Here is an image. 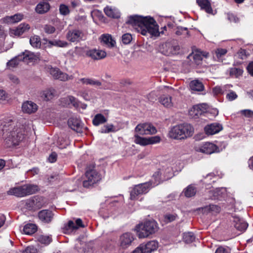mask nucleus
<instances>
[{
  "instance_id": "nucleus-42",
  "label": "nucleus",
  "mask_w": 253,
  "mask_h": 253,
  "mask_svg": "<svg viewBox=\"0 0 253 253\" xmlns=\"http://www.w3.org/2000/svg\"><path fill=\"white\" fill-rule=\"evenodd\" d=\"M30 43L33 47L40 48L41 45V39L38 36L32 37L30 39Z\"/></svg>"
},
{
  "instance_id": "nucleus-5",
  "label": "nucleus",
  "mask_w": 253,
  "mask_h": 253,
  "mask_svg": "<svg viewBox=\"0 0 253 253\" xmlns=\"http://www.w3.org/2000/svg\"><path fill=\"white\" fill-rule=\"evenodd\" d=\"M38 190V186L36 185L25 184L10 189L8 191L7 194L18 197H22L33 194Z\"/></svg>"
},
{
  "instance_id": "nucleus-40",
  "label": "nucleus",
  "mask_w": 253,
  "mask_h": 253,
  "mask_svg": "<svg viewBox=\"0 0 253 253\" xmlns=\"http://www.w3.org/2000/svg\"><path fill=\"white\" fill-rule=\"evenodd\" d=\"M159 101L166 107L172 106L171 97L170 96L163 95L160 97Z\"/></svg>"
},
{
  "instance_id": "nucleus-50",
  "label": "nucleus",
  "mask_w": 253,
  "mask_h": 253,
  "mask_svg": "<svg viewBox=\"0 0 253 253\" xmlns=\"http://www.w3.org/2000/svg\"><path fill=\"white\" fill-rule=\"evenodd\" d=\"M43 28L44 32L47 34H53L55 31V27L50 25H45Z\"/></svg>"
},
{
  "instance_id": "nucleus-43",
  "label": "nucleus",
  "mask_w": 253,
  "mask_h": 253,
  "mask_svg": "<svg viewBox=\"0 0 253 253\" xmlns=\"http://www.w3.org/2000/svg\"><path fill=\"white\" fill-rule=\"evenodd\" d=\"M134 142L137 144L141 146H146L148 145L147 138L142 137L139 136V134H136L134 136Z\"/></svg>"
},
{
  "instance_id": "nucleus-52",
  "label": "nucleus",
  "mask_w": 253,
  "mask_h": 253,
  "mask_svg": "<svg viewBox=\"0 0 253 253\" xmlns=\"http://www.w3.org/2000/svg\"><path fill=\"white\" fill-rule=\"evenodd\" d=\"M219 191L217 189L211 190L209 191V198L212 200L218 199Z\"/></svg>"
},
{
  "instance_id": "nucleus-58",
  "label": "nucleus",
  "mask_w": 253,
  "mask_h": 253,
  "mask_svg": "<svg viewBox=\"0 0 253 253\" xmlns=\"http://www.w3.org/2000/svg\"><path fill=\"white\" fill-rule=\"evenodd\" d=\"M226 53L227 50L223 48H219L215 51V54L217 58L221 57L222 55H225Z\"/></svg>"
},
{
  "instance_id": "nucleus-2",
  "label": "nucleus",
  "mask_w": 253,
  "mask_h": 253,
  "mask_svg": "<svg viewBox=\"0 0 253 253\" xmlns=\"http://www.w3.org/2000/svg\"><path fill=\"white\" fill-rule=\"evenodd\" d=\"M126 23L130 25L143 35L146 36L149 33L151 36H159V26L153 18L138 15L130 16Z\"/></svg>"
},
{
  "instance_id": "nucleus-64",
  "label": "nucleus",
  "mask_w": 253,
  "mask_h": 253,
  "mask_svg": "<svg viewBox=\"0 0 253 253\" xmlns=\"http://www.w3.org/2000/svg\"><path fill=\"white\" fill-rule=\"evenodd\" d=\"M215 253H229V250L222 247L218 248Z\"/></svg>"
},
{
  "instance_id": "nucleus-32",
  "label": "nucleus",
  "mask_w": 253,
  "mask_h": 253,
  "mask_svg": "<svg viewBox=\"0 0 253 253\" xmlns=\"http://www.w3.org/2000/svg\"><path fill=\"white\" fill-rule=\"evenodd\" d=\"M190 87L193 91H201L204 90V86L199 80H194L190 82Z\"/></svg>"
},
{
  "instance_id": "nucleus-38",
  "label": "nucleus",
  "mask_w": 253,
  "mask_h": 253,
  "mask_svg": "<svg viewBox=\"0 0 253 253\" xmlns=\"http://www.w3.org/2000/svg\"><path fill=\"white\" fill-rule=\"evenodd\" d=\"M79 81L83 84H90L94 86H100L102 84L101 83L97 80H95L89 78H82Z\"/></svg>"
},
{
  "instance_id": "nucleus-59",
  "label": "nucleus",
  "mask_w": 253,
  "mask_h": 253,
  "mask_svg": "<svg viewBox=\"0 0 253 253\" xmlns=\"http://www.w3.org/2000/svg\"><path fill=\"white\" fill-rule=\"evenodd\" d=\"M238 57L241 59H245L247 57L246 51L245 49L241 48L238 52Z\"/></svg>"
},
{
  "instance_id": "nucleus-46",
  "label": "nucleus",
  "mask_w": 253,
  "mask_h": 253,
  "mask_svg": "<svg viewBox=\"0 0 253 253\" xmlns=\"http://www.w3.org/2000/svg\"><path fill=\"white\" fill-rule=\"evenodd\" d=\"M86 244L79 242L76 244L75 249L79 252V253H85Z\"/></svg>"
},
{
  "instance_id": "nucleus-7",
  "label": "nucleus",
  "mask_w": 253,
  "mask_h": 253,
  "mask_svg": "<svg viewBox=\"0 0 253 253\" xmlns=\"http://www.w3.org/2000/svg\"><path fill=\"white\" fill-rule=\"evenodd\" d=\"M85 175L87 179L84 181L83 186L84 187L86 188H88L90 186L93 185L94 183L100 181L101 179L100 174L94 169L86 171Z\"/></svg>"
},
{
  "instance_id": "nucleus-33",
  "label": "nucleus",
  "mask_w": 253,
  "mask_h": 253,
  "mask_svg": "<svg viewBox=\"0 0 253 253\" xmlns=\"http://www.w3.org/2000/svg\"><path fill=\"white\" fill-rule=\"evenodd\" d=\"M189 56L192 57L195 63L199 65L202 63L203 56L207 57V55L202 54L201 51H197L195 52H193Z\"/></svg>"
},
{
  "instance_id": "nucleus-15",
  "label": "nucleus",
  "mask_w": 253,
  "mask_h": 253,
  "mask_svg": "<svg viewBox=\"0 0 253 253\" xmlns=\"http://www.w3.org/2000/svg\"><path fill=\"white\" fill-rule=\"evenodd\" d=\"M87 56L91 58L94 60H100L106 56V53L102 50L96 49H90L85 51Z\"/></svg>"
},
{
  "instance_id": "nucleus-49",
  "label": "nucleus",
  "mask_w": 253,
  "mask_h": 253,
  "mask_svg": "<svg viewBox=\"0 0 253 253\" xmlns=\"http://www.w3.org/2000/svg\"><path fill=\"white\" fill-rule=\"evenodd\" d=\"M39 241L42 244H48L51 241V238L49 236L41 235L39 238Z\"/></svg>"
},
{
  "instance_id": "nucleus-26",
  "label": "nucleus",
  "mask_w": 253,
  "mask_h": 253,
  "mask_svg": "<svg viewBox=\"0 0 253 253\" xmlns=\"http://www.w3.org/2000/svg\"><path fill=\"white\" fill-rule=\"evenodd\" d=\"M30 26L28 24L21 23L16 29L11 31V33L15 36H19L27 32L30 29Z\"/></svg>"
},
{
  "instance_id": "nucleus-12",
  "label": "nucleus",
  "mask_w": 253,
  "mask_h": 253,
  "mask_svg": "<svg viewBox=\"0 0 253 253\" xmlns=\"http://www.w3.org/2000/svg\"><path fill=\"white\" fill-rule=\"evenodd\" d=\"M134 239V237L131 233H125L120 237V246L123 249H126L131 245Z\"/></svg>"
},
{
  "instance_id": "nucleus-60",
  "label": "nucleus",
  "mask_w": 253,
  "mask_h": 253,
  "mask_svg": "<svg viewBox=\"0 0 253 253\" xmlns=\"http://www.w3.org/2000/svg\"><path fill=\"white\" fill-rule=\"evenodd\" d=\"M227 18L229 21L235 23H237L239 21L238 18H237L235 15L231 13L227 14Z\"/></svg>"
},
{
  "instance_id": "nucleus-6",
  "label": "nucleus",
  "mask_w": 253,
  "mask_h": 253,
  "mask_svg": "<svg viewBox=\"0 0 253 253\" xmlns=\"http://www.w3.org/2000/svg\"><path fill=\"white\" fill-rule=\"evenodd\" d=\"M151 185V182H145L135 185L130 191V199L135 200L139 195L147 193L149 191Z\"/></svg>"
},
{
  "instance_id": "nucleus-24",
  "label": "nucleus",
  "mask_w": 253,
  "mask_h": 253,
  "mask_svg": "<svg viewBox=\"0 0 253 253\" xmlns=\"http://www.w3.org/2000/svg\"><path fill=\"white\" fill-rule=\"evenodd\" d=\"M100 39L101 42L109 47L112 48L115 46L116 42L110 34H103L101 36Z\"/></svg>"
},
{
  "instance_id": "nucleus-17",
  "label": "nucleus",
  "mask_w": 253,
  "mask_h": 253,
  "mask_svg": "<svg viewBox=\"0 0 253 253\" xmlns=\"http://www.w3.org/2000/svg\"><path fill=\"white\" fill-rule=\"evenodd\" d=\"M223 127L221 124L218 123H212L205 127V131L207 134L213 135L219 132Z\"/></svg>"
},
{
  "instance_id": "nucleus-56",
  "label": "nucleus",
  "mask_w": 253,
  "mask_h": 253,
  "mask_svg": "<svg viewBox=\"0 0 253 253\" xmlns=\"http://www.w3.org/2000/svg\"><path fill=\"white\" fill-rule=\"evenodd\" d=\"M68 99L70 103L72 104L75 107L77 108L79 106V102L78 100L73 96H68Z\"/></svg>"
},
{
  "instance_id": "nucleus-35",
  "label": "nucleus",
  "mask_w": 253,
  "mask_h": 253,
  "mask_svg": "<svg viewBox=\"0 0 253 253\" xmlns=\"http://www.w3.org/2000/svg\"><path fill=\"white\" fill-rule=\"evenodd\" d=\"M107 122V119L101 114H96L92 120L93 125L98 126Z\"/></svg>"
},
{
  "instance_id": "nucleus-39",
  "label": "nucleus",
  "mask_w": 253,
  "mask_h": 253,
  "mask_svg": "<svg viewBox=\"0 0 253 253\" xmlns=\"http://www.w3.org/2000/svg\"><path fill=\"white\" fill-rule=\"evenodd\" d=\"M23 15L21 14H16L13 16L6 17L5 20L7 23H14L21 20L23 19Z\"/></svg>"
},
{
  "instance_id": "nucleus-11",
  "label": "nucleus",
  "mask_w": 253,
  "mask_h": 253,
  "mask_svg": "<svg viewBox=\"0 0 253 253\" xmlns=\"http://www.w3.org/2000/svg\"><path fill=\"white\" fill-rule=\"evenodd\" d=\"M207 106L205 104L194 105L189 110V114L193 118L197 119L207 111Z\"/></svg>"
},
{
  "instance_id": "nucleus-48",
  "label": "nucleus",
  "mask_w": 253,
  "mask_h": 253,
  "mask_svg": "<svg viewBox=\"0 0 253 253\" xmlns=\"http://www.w3.org/2000/svg\"><path fill=\"white\" fill-rule=\"evenodd\" d=\"M148 145L153 144L160 142L161 138L159 136H151L147 138Z\"/></svg>"
},
{
  "instance_id": "nucleus-29",
  "label": "nucleus",
  "mask_w": 253,
  "mask_h": 253,
  "mask_svg": "<svg viewBox=\"0 0 253 253\" xmlns=\"http://www.w3.org/2000/svg\"><path fill=\"white\" fill-rule=\"evenodd\" d=\"M84 225L83 224L82 220L81 218H78L76 220V225L75 223L72 221L70 220L68 222L67 225L65 226V228L66 230H77L79 227H84Z\"/></svg>"
},
{
  "instance_id": "nucleus-45",
  "label": "nucleus",
  "mask_w": 253,
  "mask_h": 253,
  "mask_svg": "<svg viewBox=\"0 0 253 253\" xmlns=\"http://www.w3.org/2000/svg\"><path fill=\"white\" fill-rule=\"evenodd\" d=\"M195 237L192 232L185 233L183 235V240L186 243H191L195 240Z\"/></svg>"
},
{
  "instance_id": "nucleus-18",
  "label": "nucleus",
  "mask_w": 253,
  "mask_h": 253,
  "mask_svg": "<svg viewBox=\"0 0 253 253\" xmlns=\"http://www.w3.org/2000/svg\"><path fill=\"white\" fill-rule=\"evenodd\" d=\"M38 217L42 222L48 223L51 221L53 214L51 211L44 210L39 212Z\"/></svg>"
},
{
  "instance_id": "nucleus-44",
  "label": "nucleus",
  "mask_w": 253,
  "mask_h": 253,
  "mask_svg": "<svg viewBox=\"0 0 253 253\" xmlns=\"http://www.w3.org/2000/svg\"><path fill=\"white\" fill-rule=\"evenodd\" d=\"M100 132L102 133H108L111 132H115L116 129L112 124H108L101 127Z\"/></svg>"
},
{
  "instance_id": "nucleus-62",
  "label": "nucleus",
  "mask_w": 253,
  "mask_h": 253,
  "mask_svg": "<svg viewBox=\"0 0 253 253\" xmlns=\"http://www.w3.org/2000/svg\"><path fill=\"white\" fill-rule=\"evenodd\" d=\"M242 113L247 117L252 118L253 117V111L251 110H242Z\"/></svg>"
},
{
  "instance_id": "nucleus-34",
  "label": "nucleus",
  "mask_w": 253,
  "mask_h": 253,
  "mask_svg": "<svg viewBox=\"0 0 253 253\" xmlns=\"http://www.w3.org/2000/svg\"><path fill=\"white\" fill-rule=\"evenodd\" d=\"M37 230V226L32 223L26 224L23 228V232L25 234L32 235L35 233Z\"/></svg>"
},
{
  "instance_id": "nucleus-25",
  "label": "nucleus",
  "mask_w": 253,
  "mask_h": 253,
  "mask_svg": "<svg viewBox=\"0 0 253 253\" xmlns=\"http://www.w3.org/2000/svg\"><path fill=\"white\" fill-rule=\"evenodd\" d=\"M56 92L54 88H50L41 92L40 96L42 100L48 101L55 96Z\"/></svg>"
},
{
  "instance_id": "nucleus-51",
  "label": "nucleus",
  "mask_w": 253,
  "mask_h": 253,
  "mask_svg": "<svg viewBox=\"0 0 253 253\" xmlns=\"http://www.w3.org/2000/svg\"><path fill=\"white\" fill-rule=\"evenodd\" d=\"M243 70L240 68H232L230 69V74L234 75L236 77L241 76L243 74Z\"/></svg>"
},
{
  "instance_id": "nucleus-47",
  "label": "nucleus",
  "mask_w": 253,
  "mask_h": 253,
  "mask_svg": "<svg viewBox=\"0 0 253 253\" xmlns=\"http://www.w3.org/2000/svg\"><path fill=\"white\" fill-rule=\"evenodd\" d=\"M132 39V38L131 34L128 33L125 34L122 37V42L125 44L129 43Z\"/></svg>"
},
{
  "instance_id": "nucleus-41",
  "label": "nucleus",
  "mask_w": 253,
  "mask_h": 253,
  "mask_svg": "<svg viewBox=\"0 0 253 253\" xmlns=\"http://www.w3.org/2000/svg\"><path fill=\"white\" fill-rule=\"evenodd\" d=\"M232 85L226 84L223 86H216L212 88V92L215 95L222 94L224 91L229 88Z\"/></svg>"
},
{
  "instance_id": "nucleus-10",
  "label": "nucleus",
  "mask_w": 253,
  "mask_h": 253,
  "mask_svg": "<svg viewBox=\"0 0 253 253\" xmlns=\"http://www.w3.org/2000/svg\"><path fill=\"white\" fill-rule=\"evenodd\" d=\"M49 69V73L55 79H58L61 81H66L73 80L74 78L73 75L69 76L66 73L61 72L57 68L51 67Z\"/></svg>"
},
{
  "instance_id": "nucleus-37",
  "label": "nucleus",
  "mask_w": 253,
  "mask_h": 253,
  "mask_svg": "<svg viewBox=\"0 0 253 253\" xmlns=\"http://www.w3.org/2000/svg\"><path fill=\"white\" fill-rule=\"evenodd\" d=\"M21 59L22 58H21L20 55L14 57L7 62V67L10 69L11 68H14L17 67L19 64V62L22 61Z\"/></svg>"
},
{
  "instance_id": "nucleus-61",
  "label": "nucleus",
  "mask_w": 253,
  "mask_h": 253,
  "mask_svg": "<svg viewBox=\"0 0 253 253\" xmlns=\"http://www.w3.org/2000/svg\"><path fill=\"white\" fill-rule=\"evenodd\" d=\"M9 79L14 84H18L20 83V81L18 77L14 75L10 74L8 75Z\"/></svg>"
},
{
  "instance_id": "nucleus-36",
  "label": "nucleus",
  "mask_w": 253,
  "mask_h": 253,
  "mask_svg": "<svg viewBox=\"0 0 253 253\" xmlns=\"http://www.w3.org/2000/svg\"><path fill=\"white\" fill-rule=\"evenodd\" d=\"M105 13L109 17L114 18H118L120 17L119 13L115 9H113L110 7L107 6L104 9Z\"/></svg>"
},
{
  "instance_id": "nucleus-23",
  "label": "nucleus",
  "mask_w": 253,
  "mask_h": 253,
  "mask_svg": "<svg viewBox=\"0 0 253 253\" xmlns=\"http://www.w3.org/2000/svg\"><path fill=\"white\" fill-rule=\"evenodd\" d=\"M142 245L145 253H151L156 251L159 247V243L156 240L150 241L147 243H143Z\"/></svg>"
},
{
  "instance_id": "nucleus-54",
  "label": "nucleus",
  "mask_w": 253,
  "mask_h": 253,
  "mask_svg": "<svg viewBox=\"0 0 253 253\" xmlns=\"http://www.w3.org/2000/svg\"><path fill=\"white\" fill-rule=\"evenodd\" d=\"M23 253H38V250L33 246H29L23 250Z\"/></svg>"
},
{
  "instance_id": "nucleus-53",
  "label": "nucleus",
  "mask_w": 253,
  "mask_h": 253,
  "mask_svg": "<svg viewBox=\"0 0 253 253\" xmlns=\"http://www.w3.org/2000/svg\"><path fill=\"white\" fill-rule=\"evenodd\" d=\"M59 11L61 14L66 15L70 12L68 7L65 4H61L59 7Z\"/></svg>"
},
{
  "instance_id": "nucleus-13",
  "label": "nucleus",
  "mask_w": 253,
  "mask_h": 253,
  "mask_svg": "<svg viewBox=\"0 0 253 253\" xmlns=\"http://www.w3.org/2000/svg\"><path fill=\"white\" fill-rule=\"evenodd\" d=\"M164 54L169 56L170 55L177 54L180 50V46L172 42H167L163 45Z\"/></svg>"
},
{
  "instance_id": "nucleus-30",
  "label": "nucleus",
  "mask_w": 253,
  "mask_h": 253,
  "mask_svg": "<svg viewBox=\"0 0 253 253\" xmlns=\"http://www.w3.org/2000/svg\"><path fill=\"white\" fill-rule=\"evenodd\" d=\"M50 9V5L48 2H41L36 7V11L40 14L47 12Z\"/></svg>"
},
{
  "instance_id": "nucleus-63",
  "label": "nucleus",
  "mask_w": 253,
  "mask_h": 253,
  "mask_svg": "<svg viewBox=\"0 0 253 253\" xmlns=\"http://www.w3.org/2000/svg\"><path fill=\"white\" fill-rule=\"evenodd\" d=\"M132 253H144V249L142 247V244L139 245V247L136 248Z\"/></svg>"
},
{
  "instance_id": "nucleus-1",
  "label": "nucleus",
  "mask_w": 253,
  "mask_h": 253,
  "mask_svg": "<svg viewBox=\"0 0 253 253\" xmlns=\"http://www.w3.org/2000/svg\"><path fill=\"white\" fill-rule=\"evenodd\" d=\"M15 120L11 117L0 121V136L7 147L17 145L24 138V130L15 125Z\"/></svg>"
},
{
  "instance_id": "nucleus-57",
  "label": "nucleus",
  "mask_w": 253,
  "mask_h": 253,
  "mask_svg": "<svg viewBox=\"0 0 253 253\" xmlns=\"http://www.w3.org/2000/svg\"><path fill=\"white\" fill-rule=\"evenodd\" d=\"M238 96L237 94L233 91L231 90L229 92V93H227L226 95V98L228 100L231 101L237 98Z\"/></svg>"
},
{
  "instance_id": "nucleus-31",
  "label": "nucleus",
  "mask_w": 253,
  "mask_h": 253,
  "mask_svg": "<svg viewBox=\"0 0 253 253\" xmlns=\"http://www.w3.org/2000/svg\"><path fill=\"white\" fill-rule=\"evenodd\" d=\"M197 192L196 187L193 184H190L186 187L183 191L184 196L187 198L194 196Z\"/></svg>"
},
{
  "instance_id": "nucleus-4",
  "label": "nucleus",
  "mask_w": 253,
  "mask_h": 253,
  "mask_svg": "<svg viewBox=\"0 0 253 253\" xmlns=\"http://www.w3.org/2000/svg\"><path fill=\"white\" fill-rule=\"evenodd\" d=\"M138 237L139 238H148L158 231L159 227L154 220H147L136 226Z\"/></svg>"
},
{
  "instance_id": "nucleus-21",
  "label": "nucleus",
  "mask_w": 253,
  "mask_h": 253,
  "mask_svg": "<svg viewBox=\"0 0 253 253\" xmlns=\"http://www.w3.org/2000/svg\"><path fill=\"white\" fill-rule=\"evenodd\" d=\"M19 55L22 61L25 62L35 61L39 59V55L28 50H25L22 54Z\"/></svg>"
},
{
  "instance_id": "nucleus-3",
  "label": "nucleus",
  "mask_w": 253,
  "mask_h": 253,
  "mask_svg": "<svg viewBox=\"0 0 253 253\" xmlns=\"http://www.w3.org/2000/svg\"><path fill=\"white\" fill-rule=\"evenodd\" d=\"M194 128L189 124H183L173 126L169 131V136L176 139H184L191 136Z\"/></svg>"
},
{
  "instance_id": "nucleus-16",
  "label": "nucleus",
  "mask_w": 253,
  "mask_h": 253,
  "mask_svg": "<svg viewBox=\"0 0 253 253\" xmlns=\"http://www.w3.org/2000/svg\"><path fill=\"white\" fill-rule=\"evenodd\" d=\"M216 148V146L213 143L206 142L202 146L196 147V151L207 154H211L214 152Z\"/></svg>"
},
{
  "instance_id": "nucleus-19",
  "label": "nucleus",
  "mask_w": 253,
  "mask_h": 253,
  "mask_svg": "<svg viewBox=\"0 0 253 253\" xmlns=\"http://www.w3.org/2000/svg\"><path fill=\"white\" fill-rule=\"evenodd\" d=\"M26 206L29 210L42 208V204L41 202V198L34 197L27 200L26 202Z\"/></svg>"
},
{
  "instance_id": "nucleus-9",
  "label": "nucleus",
  "mask_w": 253,
  "mask_h": 253,
  "mask_svg": "<svg viewBox=\"0 0 253 253\" xmlns=\"http://www.w3.org/2000/svg\"><path fill=\"white\" fill-rule=\"evenodd\" d=\"M84 33L79 29L69 30L66 34V39L70 42H78L83 40Z\"/></svg>"
},
{
  "instance_id": "nucleus-28",
  "label": "nucleus",
  "mask_w": 253,
  "mask_h": 253,
  "mask_svg": "<svg viewBox=\"0 0 253 253\" xmlns=\"http://www.w3.org/2000/svg\"><path fill=\"white\" fill-rule=\"evenodd\" d=\"M44 41H46L48 43V46L51 47L52 46H55L59 47H66L68 46L69 43L68 42L61 41L60 40H55L53 41L48 40L47 39H43Z\"/></svg>"
},
{
  "instance_id": "nucleus-55",
  "label": "nucleus",
  "mask_w": 253,
  "mask_h": 253,
  "mask_svg": "<svg viewBox=\"0 0 253 253\" xmlns=\"http://www.w3.org/2000/svg\"><path fill=\"white\" fill-rule=\"evenodd\" d=\"M205 209H207L209 211L216 213H218L220 211V208L218 206L215 205H210L209 206L206 207Z\"/></svg>"
},
{
  "instance_id": "nucleus-22",
  "label": "nucleus",
  "mask_w": 253,
  "mask_h": 253,
  "mask_svg": "<svg viewBox=\"0 0 253 253\" xmlns=\"http://www.w3.org/2000/svg\"><path fill=\"white\" fill-rule=\"evenodd\" d=\"M196 2L201 7V9L205 10L207 13L214 14L213 13L211 2L209 0H196Z\"/></svg>"
},
{
  "instance_id": "nucleus-27",
  "label": "nucleus",
  "mask_w": 253,
  "mask_h": 253,
  "mask_svg": "<svg viewBox=\"0 0 253 253\" xmlns=\"http://www.w3.org/2000/svg\"><path fill=\"white\" fill-rule=\"evenodd\" d=\"M234 218V226L237 230L244 231L247 229L248 226V223L238 217H235Z\"/></svg>"
},
{
  "instance_id": "nucleus-20",
  "label": "nucleus",
  "mask_w": 253,
  "mask_h": 253,
  "mask_svg": "<svg viewBox=\"0 0 253 253\" xmlns=\"http://www.w3.org/2000/svg\"><path fill=\"white\" fill-rule=\"evenodd\" d=\"M22 109L24 113L31 114L35 113L37 110L38 106L31 101H27L23 103Z\"/></svg>"
},
{
  "instance_id": "nucleus-14",
  "label": "nucleus",
  "mask_w": 253,
  "mask_h": 253,
  "mask_svg": "<svg viewBox=\"0 0 253 253\" xmlns=\"http://www.w3.org/2000/svg\"><path fill=\"white\" fill-rule=\"evenodd\" d=\"M69 126L77 132H83V126L81 120L77 117H71L68 121Z\"/></svg>"
},
{
  "instance_id": "nucleus-8",
  "label": "nucleus",
  "mask_w": 253,
  "mask_h": 253,
  "mask_svg": "<svg viewBox=\"0 0 253 253\" xmlns=\"http://www.w3.org/2000/svg\"><path fill=\"white\" fill-rule=\"evenodd\" d=\"M135 131L139 135L153 134L157 132L156 127L150 123L139 124L135 128Z\"/></svg>"
}]
</instances>
